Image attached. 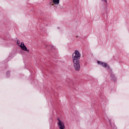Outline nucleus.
Listing matches in <instances>:
<instances>
[{"label": "nucleus", "mask_w": 129, "mask_h": 129, "mask_svg": "<svg viewBox=\"0 0 129 129\" xmlns=\"http://www.w3.org/2000/svg\"><path fill=\"white\" fill-rule=\"evenodd\" d=\"M81 57V54L80 52L76 50L75 52L73 54L72 58L74 63V67L77 71H79L80 70V62L79 60H80V57Z\"/></svg>", "instance_id": "nucleus-1"}, {"label": "nucleus", "mask_w": 129, "mask_h": 129, "mask_svg": "<svg viewBox=\"0 0 129 129\" xmlns=\"http://www.w3.org/2000/svg\"><path fill=\"white\" fill-rule=\"evenodd\" d=\"M97 64L98 65H100V66H102V67H104V68H107L108 71H109L111 69V68H110V67L106 62L98 60Z\"/></svg>", "instance_id": "nucleus-2"}, {"label": "nucleus", "mask_w": 129, "mask_h": 129, "mask_svg": "<svg viewBox=\"0 0 129 129\" xmlns=\"http://www.w3.org/2000/svg\"><path fill=\"white\" fill-rule=\"evenodd\" d=\"M57 120L58 121V122H57V125L58 126H59V129H65V124L64 123V122H63V121H61V120H60V119L57 118Z\"/></svg>", "instance_id": "nucleus-3"}, {"label": "nucleus", "mask_w": 129, "mask_h": 129, "mask_svg": "<svg viewBox=\"0 0 129 129\" xmlns=\"http://www.w3.org/2000/svg\"><path fill=\"white\" fill-rule=\"evenodd\" d=\"M109 72L110 73V76L111 80H112V81H113L114 82H116L117 78L115 76V75L112 73V69L110 70Z\"/></svg>", "instance_id": "nucleus-4"}, {"label": "nucleus", "mask_w": 129, "mask_h": 129, "mask_svg": "<svg viewBox=\"0 0 129 129\" xmlns=\"http://www.w3.org/2000/svg\"><path fill=\"white\" fill-rule=\"evenodd\" d=\"M19 47L23 50V51H27V52H29L30 51L28 48H27V46L25 45V43L24 42H21V44L20 45H19Z\"/></svg>", "instance_id": "nucleus-5"}, {"label": "nucleus", "mask_w": 129, "mask_h": 129, "mask_svg": "<svg viewBox=\"0 0 129 129\" xmlns=\"http://www.w3.org/2000/svg\"><path fill=\"white\" fill-rule=\"evenodd\" d=\"M109 122L112 129H117V128L115 126V125L114 124V123L111 122V120L110 119H109Z\"/></svg>", "instance_id": "nucleus-6"}, {"label": "nucleus", "mask_w": 129, "mask_h": 129, "mask_svg": "<svg viewBox=\"0 0 129 129\" xmlns=\"http://www.w3.org/2000/svg\"><path fill=\"white\" fill-rule=\"evenodd\" d=\"M47 51H50V50H53L54 49V46L51 45H47L45 47Z\"/></svg>", "instance_id": "nucleus-7"}, {"label": "nucleus", "mask_w": 129, "mask_h": 129, "mask_svg": "<svg viewBox=\"0 0 129 129\" xmlns=\"http://www.w3.org/2000/svg\"><path fill=\"white\" fill-rule=\"evenodd\" d=\"M52 3L54 4V5H59V3H60V0H52Z\"/></svg>", "instance_id": "nucleus-8"}, {"label": "nucleus", "mask_w": 129, "mask_h": 129, "mask_svg": "<svg viewBox=\"0 0 129 129\" xmlns=\"http://www.w3.org/2000/svg\"><path fill=\"white\" fill-rule=\"evenodd\" d=\"M11 73V71H8L6 72L7 77H10V74Z\"/></svg>", "instance_id": "nucleus-9"}, {"label": "nucleus", "mask_w": 129, "mask_h": 129, "mask_svg": "<svg viewBox=\"0 0 129 129\" xmlns=\"http://www.w3.org/2000/svg\"><path fill=\"white\" fill-rule=\"evenodd\" d=\"M20 41L19 40H17V44L19 46V47H20V46H21V44H20Z\"/></svg>", "instance_id": "nucleus-10"}, {"label": "nucleus", "mask_w": 129, "mask_h": 129, "mask_svg": "<svg viewBox=\"0 0 129 129\" xmlns=\"http://www.w3.org/2000/svg\"><path fill=\"white\" fill-rule=\"evenodd\" d=\"M102 2H103L104 3H106V4H107V0H101Z\"/></svg>", "instance_id": "nucleus-11"}]
</instances>
